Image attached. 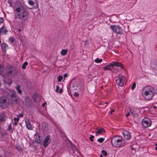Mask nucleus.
<instances>
[{
	"instance_id": "obj_1",
	"label": "nucleus",
	"mask_w": 157,
	"mask_h": 157,
	"mask_svg": "<svg viewBox=\"0 0 157 157\" xmlns=\"http://www.w3.org/2000/svg\"><path fill=\"white\" fill-rule=\"evenodd\" d=\"M14 10L16 12L15 13V17L22 21H26L28 18L29 12L23 6L21 2L16 1L14 3Z\"/></svg>"
},
{
	"instance_id": "obj_2",
	"label": "nucleus",
	"mask_w": 157,
	"mask_h": 157,
	"mask_svg": "<svg viewBox=\"0 0 157 157\" xmlns=\"http://www.w3.org/2000/svg\"><path fill=\"white\" fill-rule=\"evenodd\" d=\"M154 88L150 86H145L143 90L142 93L144 97L148 100H151L155 94Z\"/></svg>"
},
{
	"instance_id": "obj_3",
	"label": "nucleus",
	"mask_w": 157,
	"mask_h": 157,
	"mask_svg": "<svg viewBox=\"0 0 157 157\" xmlns=\"http://www.w3.org/2000/svg\"><path fill=\"white\" fill-rule=\"evenodd\" d=\"M112 145L116 147H118L121 146H123L125 143L123 142V139L119 136H115L112 137L111 140Z\"/></svg>"
},
{
	"instance_id": "obj_4",
	"label": "nucleus",
	"mask_w": 157,
	"mask_h": 157,
	"mask_svg": "<svg viewBox=\"0 0 157 157\" xmlns=\"http://www.w3.org/2000/svg\"><path fill=\"white\" fill-rule=\"evenodd\" d=\"M115 66L120 67L121 68H123V66L121 63L117 62H113L112 63H110L109 64L103 67L104 70H111L114 68Z\"/></svg>"
},
{
	"instance_id": "obj_5",
	"label": "nucleus",
	"mask_w": 157,
	"mask_h": 157,
	"mask_svg": "<svg viewBox=\"0 0 157 157\" xmlns=\"http://www.w3.org/2000/svg\"><path fill=\"white\" fill-rule=\"evenodd\" d=\"M9 105V102L7 101L6 97L0 98V107L4 109Z\"/></svg>"
},
{
	"instance_id": "obj_6",
	"label": "nucleus",
	"mask_w": 157,
	"mask_h": 157,
	"mask_svg": "<svg viewBox=\"0 0 157 157\" xmlns=\"http://www.w3.org/2000/svg\"><path fill=\"white\" fill-rule=\"evenodd\" d=\"M110 28L114 32L117 34H121L123 33V30L121 28L118 26L115 25L113 26L111 25Z\"/></svg>"
},
{
	"instance_id": "obj_7",
	"label": "nucleus",
	"mask_w": 157,
	"mask_h": 157,
	"mask_svg": "<svg viewBox=\"0 0 157 157\" xmlns=\"http://www.w3.org/2000/svg\"><path fill=\"white\" fill-rule=\"evenodd\" d=\"M151 124V120L147 117L144 118L142 121V124L144 127L147 128L150 126Z\"/></svg>"
},
{
	"instance_id": "obj_8",
	"label": "nucleus",
	"mask_w": 157,
	"mask_h": 157,
	"mask_svg": "<svg viewBox=\"0 0 157 157\" xmlns=\"http://www.w3.org/2000/svg\"><path fill=\"white\" fill-rule=\"evenodd\" d=\"M125 79V78L124 75H119L118 78L116 80V82L118 86H122L124 85Z\"/></svg>"
},
{
	"instance_id": "obj_9",
	"label": "nucleus",
	"mask_w": 157,
	"mask_h": 157,
	"mask_svg": "<svg viewBox=\"0 0 157 157\" xmlns=\"http://www.w3.org/2000/svg\"><path fill=\"white\" fill-rule=\"evenodd\" d=\"M10 102L14 105L18 104L20 101V98L17 95L12 98H10Z\"/></svg>"
},
{
	"instance_id": "obj_10",
	"label": "nucleus",
	"mask_w": 157,
	"mask_h": 157,
	"mask_svg": "<svg viewBox=\"0 0 157 157\" xmlns=\"http://www.w3.org/2000/svg\"><path fill=\"white\" fill-rule=\"evenodd\" d=\"M50 135H48L44 139L43 143V145L44 147H47L51 142V140Z\"/></svg>"
},
{
	"instance_id": "obj_11",
	"label": "nucleus",
	"mask_w": 157,
	"mask_h": 157,
	"mask_svg": "<svg viewBox=\"0 0 157 157\" xmlns=\"http://www.w3.org/2000/svg\"><path fill=\"white\" fill-rule=\"evenodd\" d=\"M15 70L13 67L10 66L9 68L6 70V74L7 75H10L14 74L15 72Z\"/></svg>"
},
{
	"instance_id": "obj_12",
	"label": "nucleus",
	"mask_w": 157,
	"mask_h": 157,
	"mask_svg": "<svg viewBox=\"0 0 157 157\" xmlns=\"http://www.w3.org/2000/svg\"><path fill=\"white\" fill-rule=\"evenodd\" d=\"M150 67L153 71H157V61L153 60L150 64Z\"/></svg>"
},
{
	"instance_id": "obj_13",
	"label": "nucleus",
	"mask_w": 157,
	"mask_h": 157,
	"mask_svg": "<svg viewBox=\"0 0 157 157\" xmlns=\"http://www.w3.org/2000/svg\"><path fill=\"white\" fill-rule=\"evenodd\" d=\"M17 94L16 91L13 90H9L7 94V96L9 98V99L10 98H12L15 96L17 95Z\"/></svg>"
},
{
	"instance_id": "obj_14",
	"label": "nucleus",
	"mask_w": 157,
	"mask_h": 157,
	"mask_svg": "<svg viewBox=\"0 0 157 157\" xmlns=\"http://www.w3.org/2000/svg\"><path fill=\"white\" fill-rule=\"evenodd\" d=\"M123 134L125 139L129 140L131 137L129 132L127 131H124L123 132Z\"/></svg>"
},
{
	"instance_id": "obj_15",
	"label": "nucleus",
	"mask_w": 157,
	"mask_h": 157,
	"mask_svg": "<svg viewBox=\"0 0 157 157\" xmlns=\"http://www.w3.org/2000/svg\"><path fill=\"white\" fill-rule=\"evenodd\" d=\"M25 122L27 128L29 130L32 129V127L30 121L28 119L25 120Z\"/></svg>"
},
{
	"instance_id": "obj_16",
	"label": "nucleus",
	"mask_w": 157,
	"mask_h": 157,
	"mask_svg": "<svg viewBox=\"0 0 157 157\" xmlns=\"http://www.w3.org/2000/svg\"><path fill=\"white\" fill-rule=\"evenodd\" d=\"M96 129L97 131L96 132V136H98V135L101 134L102 132H105V130L101 128H96Z\"/></svg>"
},
{
	"instance_id": "obj_17",
	"label": "nucleus",
	"mask_w": 157,
	"mask_h": 157,
	"mask_svg": "<svg viewBox=\"0 0 157 157\" xmlns=\"http://www.w3.org/2000/svg\"><path fill=\"white\" fill-rule=\"evenodd\" d=\"M6 119V117L4 112H2L0 113V121L3 122L5 121Z\"/></svg>"
},
{
	"instance_id": "obj_18",
	"label": "nucleus",
	"mask_w": 157,
	"mask_h": 157,
	"mask_svg": "<svg viewBox=\"0 0 157 157\" xmlns=\"http://www.w3.org/2000/svg\"><path fill=\"white\" fill-rule=\"evenodd\" d=\"M33 98L34 101L36 102H38L40 100V98L36 94H34L33 96Z\"/></svg>"
},
{
	"instance_id": "obj_19",
	"label": "nucleus",
	"mask_w": 157,
	"mask_h": 157,
	"mask_svg": "<svg viewBox=\"0 0 157 157\" xmlns=\"http://www.w3.org/2000/svg\"><path fill=\"white\" fill-rule=\"evenodd\" d=\"M35 136L36 142L38 144H40L41 142V141L40 140V136H39L38 133H36L35 135Z\"/></svg>"
},
{
	"instance_id": "obj_20",
	"label": "nucleus",
	"mask_w": 157,
	"mask_h": 157,
	"mask_svg": "<svg viewBox=\"0 0 157 157\" xmlns=\"http://www.w3.org/2000/svg\"><path fill=\"white\" fill-rule=\"evenodd\" d=\"M42 127L43 129L45 131H47L48 130V124L46 122H44L42 124Z\"/></svg>"
},
{
	"instance_id": "obj_21",
	"label": "nucleus",
	"mask_w": 157,
	"mask_h": 157,
	"mask_svg": "<svg viewBox=\"0 0 157 157\" xmlns=\"http://www.w3.org/2000/svg\"><path fill=\"white\" fill-rule=\"evenodd\" d=\"M89 92L90 94H93L96 90V87L95 86L89 88L88 89Z\"/></svg>"
},
{
	"instance_id": "obj_22",
	"label": "nucleus",
	"mask_w": 157,
	"mask_h": 157,
	"mask_svg": "<svg viewBox=\"0 0 157 157\" xmlns=\"http://www.w3.org/2000/svg\"><path fill=\"white\" fill-rule=\"evenodd\" d=\"M1 48L3 51H5L8 48V46L6 43H3L1 45Z\"/></svg>"
},
{
	"instance_id": "obj_23",
	"label": "nucleus",
	"mask_w": 157,
	"mask_h": 157,
	"mask_svg": "<svg viewBox=\"0 0 157 157\" xmlns=\"http://www.w3.org/2000/svg\"><path fill=\"white\" fill-rule=\"evenodd\" d=\"M130 112L132 115L134 117H136L137 115V113L136 112L135 109H130Z\"/></svg>"
},
{
	"instance_id": "obj_24",
	"label": "nucleus",
	"mask_w": 157,
	"mask_h": 157,
	"mask_svg": "<svg viewBox=\"0 0 157 157\" xmlns=\"http://www.w3.org/2000/svg\"><path fill=\"white\" fill-rule=\"evenodd\" d=\"M67 53V49H63L61 52V54L63 56L66 55Z\"/></svg>"
},
{
	"instance_id": "obj_25",
	"label": "nucleus",
	"mask_w": 157,
	"mask_h": 157,
	"mask_svg": "<svg viewBox=\"0 0 157 157\" xmlns=\"http://www.w3.org/2000/svg\"><path fill=\"white\" fill-rule=\"evenodd\" d=\"M20 85H18L16 86V89L17 91V92L21 94L22 93V90L20 89Z\"/></svg>"
},
{
	"instance_id": "obj_26",
	"label": "nucleus",
	"mask_w": 157,
	"mask_h": 157,
	"mask_svg": "<svg viewBox=\"0 0 157 157\" xmlns=\"http://www.w3.org/2000/svg\"><path fill=\"white\" fill-rule=\"evenodd\" d=\"M28 64V63L26 61V62H25L22 65V68L24 69H25L26 67L27 66V65Z\"/></svg>"
},
{
	"instance_id": "obj_27",
	"label": "nucleus",
	"mask_w": 157,
	"mask_h": 157,
	"mask_svg": "<svg viewBox=\"0 0 157 157\" xmlns=\"http://www.w3.org/2000/svg\"><path fill=\"white\" fill-rule=\"evenodd\" d=\"M15 40V39L13 38V37H12L9 38V41L10 42L13 43L14 42Z\"/></svg>"
},
{
	"instance_id": "obj_28",
	"label": "nucleus",
	"mask_w": 157,
	"mask_h": 157,
	"mask_svg": "<svg viewBox=\"0 0 157 157\" xmlns=\"http://www.w3.org/2000/svg\"><path fill=\"white\" fill-rule=\"evenodd\" d=\"M102 60L101 59H99L98 58H96L95 60L94 61L96 63H100L102 62Z\"/></svg>"
},
{
	"instance_id": "obj_29",
	"label": "nucleus",
	"mask_w": 157,
	"mask_h": 157,
	"mask_svg": "<svg viewBox=\"0 0 157 157\" xmlns=\"http://www.w3.org/2000/svg\"><path fill=\"white\" fill-rule=\"evenodd\" d=\"M104 140V139L103 138H101L98 140V141L99 142L102 143Z\"/></svg>"
},
{
	"instance_id": "obj_30",
	"label": "nucleus",
	"mask_w": 157,
	"mask_h": 157,
	"mask_svg": "<svg viewBox=\"0 0 157 157\" xmlns=\"http://www.w3.org/2000/svg\"><path fill=\"white\" fill-rule=\"evenodd\" d=\"M101 152H102V153L103 154V155L104 156H106L107 155V152H106V151H105V150H102L101 151Z\"/></svg>"
},
{
	"instance_id": "obj_31",
	"label": "nucleus",
	"mask_w": 157,
	"mask_h": 157,
	"mask_svg": "<svg viewBox=\"0 0 157 157\" xmlns=\"http://www.w3.org/2000/svg\"><path fill=\"white\" fill-rule=\"evenodd\" d=\"M3 33L2 34H6L8 32V30L6 29H5L4 27L3 28Z\"/></svg>"
},
{
	"instance_id": "obj_32",
	"label": "nucleus",
	"mask_w": 157,
	"mask_h": 157,
	"mask_svg": "<svg viewBox=\"0 0 157 157\" xmlns=\"http://www.w3.org/2000/svg\"><path fill=\"white\" fill-rule=\"evenodd\" d=\"M63 77L62 76L59 75L58 76V82H61L63 79Z\"/></svg>"
},
{
	"instance_id": "obj_33",
	"label": "nucleus",
	"mask_w": 157,
	"mask_h": 157,
	"mask_svg": "<svg viewBox=\"0 0 157 157\" xmlns=\"http://www.w3.org/2000/svg\"><path fill=\"white\" fill-rule=\"evenodd\" d=\"M94 136L90 135L89 139L91 142H93L94 141L93 139L94 138Z\"/></svg>"
},
{
	"instance_id": "obj_34",
	"label": "nucleus",
	"mask_w": 157,
	"mask_h": 157,
	"mask_svg": "<svg viewBox=\"0 0 157 157\" xmlns=\"http://www.w3.org/2000/svg\"><path fill=\"white\" fill-rule=\"evenodd\" d=\"M136 86V84L135 82L133 84L132 86L131 87V89L132 90H133L135 88Z\"/></svg>"
},
{
	"instance_id": "obj_35",
	"label": "nucleus",
	"mask_w": 157,
	"mask_h": 157,
	"mask_svg": "<svg viewBox=\"0 0 157 157\" xmlns=\"http://www.w3.org/2000/svg\"><path fill=\"white\" fill-rule=\"evenodd\" d=\"M28 3H29V4L33 6L34 5L33 2L31 0L29 1Z\"/></svg>"
},
{
	"instance_id": "obj_36",
	"label": "nucleus",
	"mask_w": 157,
	"mask_h": 157,
	"mask_svg": "<svg viewBox=\"0 0 157 157\" xmlns=\"http://www.w3.org/2000/svg\"><path fill=\"white\" fill-rule=\"evenodd\" d=\"M59 87L58 86H56V92H58L59 89Z\"/></svg>"
},
{
	"instance_id": "obj_37",
	"label": "nucleus",
	"mask_w": 157,
	"mask_h": 157,
	"mask_svg": "<svg viewBox=\"0 0 157 157\" xmlns=\"http://www.w3.org/2000/svg\"><path fill=\"white\" fill-rule=\"evenodd\" d=\"M74 95L75 97H77L78 96L79 94L77 92H75L74 94Z\"/></svg>"
},
{
	"instance_id": "obj_38",
	"label": "nucleus",
	"mask_w": 157,
	"mask_h": 157,
	"mask_svg": "<svg viewBox=\"0 0 157 157\" xmlns=\"http://www.w3.org/2000/svg\"><path fill=\"white\" fill-rule=\"evenodd\" d=\"M4 21V19L3 18H0V23H2Z\"/></svg>"
},
{
	"instance_id": "obj_39",
	"label": "nucleus",
	"mask_w": 157,
	"mask_h": 157,
	"mask_svg": "<svg viewBox=\"0 0 157 157\" xmlns=\"http://www.w3.org/2000/svg\"><path fill=\"white\" fill-rule=\"evenodd\" d=\"M13 120L16 122L18 121L19 120V119L18 118L15 117L14 118Z\"/></svg>"
},
{
	"instance_id": "obj_40",
	"label": "nucleus",
	"mask_w": 157,
	"mask_h": 157,
	"mask_svg": "<svg viewBox=\"0 0 157 157\" xmlns=\"http://www.w3.org/2000/svg\"><path fill=\"white\" fill-rule=\"evenodd\" d=\"M23 114H20L18 116V117H23Z\"/></svg>"
},
{
	"instance_id": "obj_41",
	"label": "nucleus",
	"mask_w": 157,
	"mask_h": 157,
	"mask_svg": "<svg viewBox=\"0 0 157 157\" xmlns=\"http://www.w3.org/2000/svg\"><path fill=\"white\" fill-rule=\"evenodd\" d=\"M114 109H112L111 110V111L110 113V114H111V115H112V112H114Z\"/></svg>"
},
{
	"instance_id": "obj_42",
	"label": "nucleus",
	"mask_w": 157,
	"mask_h": 157,
	"mask_svg": "<svg viewBox=\"0 0 157 157\" xmlns=\"http://www.w3.org/2000/svg\"><path fill=\"white\" fill-rule=\"evenodd\" d=\"M130 115V113L128 112L127 114L126 115V116L127 117H128Z\"/></svg>"
},
{
	"instance_id": "obj_43",
	"label": "nucleus",
	"mask_w": 157,
	"mask_h": 157,
	"mask_svg": "<svg viewBox=\"0 0 157 157\" xmlns=\"http://www.w3.org/2000/svg\"><path fill=\"white\" fill-rule=\"evenodd\" d=\"M67 76V73H65L63 75V77L64 78L66 77Z\"/></svg>"
},
{
	"instance_id": "obj_44",
	"label": "nucleus",
	"mask_w": 157,
	"mask_h": 157,
	"mask_svg": "<svg viewBox=\"0 0 157 157\" xmlns=\"http://www.w3.org/2000/svg\"><path fill=\"white\" fill-rule=\"evenodd\" d=\"M63 92V90L62 89H60L59 90V92L60 93H61Z\"/></svg>"
},
{
	"instance_id": "obj_45",
	"label": "nucleus",
	"mask_w": 157,
	"mask_h": 157,
	"mask_svg": "<svg viewBox=\"0 0 157 157\" xmlns=\"http://www.w3.org/2000/svg\"><path fill=\"white\" fill-rule=\"evenodd\" d=\"M13 124L15 125H17V122L15 121L14 123Z\"/></svg>"
},
{
	"instance_id": "obj_46",
	"label": "nucleus",
	"mask_w": 157,
	"mask_h": 157,
	"mask_svg": "<svg viewBox=\"0 0 157 157\" xmlns=\"http://www.w3.org/2000/svg\"><path fill=\"white\" fill-rule=\"evenodd\" d=\"M46 104V102H45V103H44L42 104V106L43 107H44L45 105Z\"/></svg>"
},
{
	"instance_id": "obj_47",
	"label": "nucleus",
	"mask_w": 157,
	"mask_h": 157,
	"mask_svg": "<svg viewBox=\"0 0 157 157\" xmlns=\"http://www.w3.org/2000/svg\"><path fill=\"white\" fill-rule=\"evenodd\" d=\"M155 145H156V147H155V149L156 150H157V144H155Z\"/></svg>"
},
{
	"instance_id": "obj_48",
	"label": "nucleus",
	"mask_w": 157,
	"mask_h": 157,
	"mask_svg": "<svg viewBox=\"0 0 157 157\" xmlns=\"http://www.w3.org/2000/svg\"><path fill=\"white\" fill-rule=\"evenodd\" d=\"M21 31V29H18V31L19 32H20Z\"/></svg>"
},
{
	"instance_id": "obj_49",
	"label": "nucleus",
	"mask_w": 157,
	"mask_h": 157,
	"mask_svg": "<svg viewBox=\"0 0 157 157\" xmlns=\"http://www.w3.org/2000/svg\"><path fill=\"white\" fill-rule=\"evenodd\" d=\"M11 127V125H9L8 126V127H9V129H10V128Z\"/></svg>"
},
{
	"instance_id": "obj_50",
	"label": "nucleus",
	"mask_w": 157,
	"mask_h": 157,
	"mask_svg": "<svg viewBox=\"0 0 157 157\" xmlns=\"http://www.w3.org/2000/svg\"><path fill=\"white\" fill-rule=\"evenodd\" d=\"M153 107L154 109H156L157 108V107L155 106H153Z\"/></svg>"
},
{
	"instance_id": "obj_51",
	"label": "nucleus",
	"mask_w": 157,
	"mask_h": 157,
	"mask_svg": "<svg viewBox=\"0 0 157 157\" xmlns=\"http://www.w3.org/2000/svg\"><path fill=\"white\" fill-rule=\"evenodd\" d=\"M100 157H103V156L101 154L100 155Z\"/></svg>"
},
{
	"instance_id": "obj_52",
	"label": "nucleus",
	"mask_w": 157,
	"mask_h": 157,
	"mask_svg": "<svg viewBox=\"0 0 157 157\" xmlns=\"http://www.w3.org/2000/svg\"><path fill=\"white\" fill-rule=\"evenodd\" d=\"M108 102H105V104H108Z\"/></svg>"
},
{
	"instance_id": "obj_53",
	"label": "nucleus",
	"mask_w": 157,
	"mask_h": 157,
	"mask_svg": "<svg viewBox=\"0 0 157 157\" xmlns=\"http://www.w3.org/2000/svg\"><path fill=\"white\" fill-rule=\"evenodd\" d=\"M70 144H72V143H71V142H70Z\"/></svg>"
},
{
	"instance_id": "obj_54",
	"label": "nucleus",
	"mask_w": 157,
	"mask_h": 157,
	"mask_svg": "<svg viewBox=\"0 0 157 157\" xmlns=\"http://www.w3.org/2000/svg\"><path fill=\"white\" fill-rule=\"evenodd\" d=\"M132 149H133L132 147Z\"/></svg>"
},
{
	"instance_id": "obj_55",
	"label": "nucleus",
	"mask_w": 157,
	"mask_h": 157,
	"mask_svg": "<svg viewBox=\"0 0 157 157\" xmlns=\"http://www.w3.org/2000/svg\"><path fill=\"white\" fill-rule=\"evenodd\" d=\"M10 6H11V4H10Z\"/></svg>"
},
{
	"instance_id": "obj_56",
	"label": "nucleus",
	"mask_w": 157,
	"mask_h": 157,
	"mask_svg": "<svg viewBox=\"0 0 157 157\" xmlns=\"http://www.w3.org/2000/svg\"><path fill=\"white\" fill-rule=\"evenodd\" d=\"M0 157H2V156H0Z\"/></svg>"
}]
</instances>
